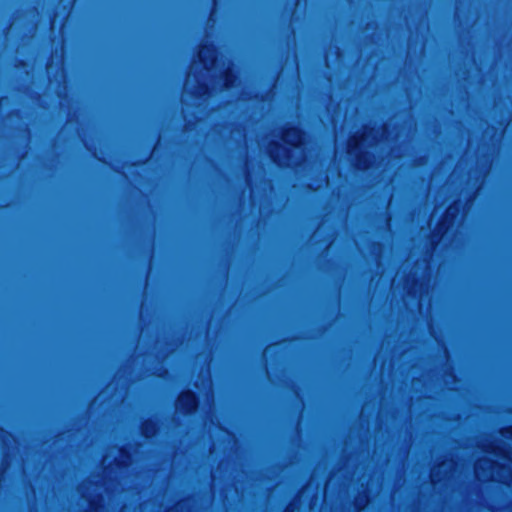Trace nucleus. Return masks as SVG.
Segmentation results:
<instances>
[{
    "label": "nucleus",
    "mask_w": 512,
    "mask_h": 512,
    "mask_svg": "<svg viewBox=\"0 0 512 512\" xmlns=\"http://www.w3.org/2000/svg\"><path fill=\"white\" fill-rule=\"evenodd\" d=\"M184 507L183 503L177 504L173 509L169 510L168 512H179Z\"/></svg>",
    "instance_id": "obj_15"
},
{
    "label": "nucleus",
    "mask_w": 512,
    "mask_h": 512,
    "mask_svg": "<svg viewBox=\"0 0 512 512\" xmlns=\"http://www.w3.org/2000/svg\"><path fill=\"white\" fill-rule=\"evenodd\" d=\"M246 182H247L248 184H249V182H250V176H249V175H247V176H246Z\"/></svg>",
    "instance_id": "obj_16"
},
{
    "label": "nucleus",
    "mask_w": 512,
    "mask_h": 512,
    "mask_svg": "<svg viewBox=\"0 0 512 512\" xmlns=\"http://www.w3.org/2000/svg\"><path fill=\"white\" fill-rule=\"evenodd\" d=\"M198 406L195 395L190 392H183L177 399L176 409L184 414H190L196 410Z\"/></svg>",
    "instance_id": "obj_8"
},
{
    "label": "nucleus",
    "mask_w": 512,
    "mask_h": 512,
    "mask_svg": "<svg viewBox=\"0 0 512 512\" xmlns=\"http://www.w3.org/2000/svg\"><path fill=\"white\" fill-rule=\"evenodd\" d=\"M109 489H110L109 487H106V488H105V491L108 493V492H109Z\"/></svg>",
    "instance_id": "obj_17"
},
{
    "label": "nucleus",
    "mask_w": 512,
    "mask_h": 512,
    "mask_svg": "<svg viewBox=\"0 0 512 512\" xmlns=\"http://www.w3.org/2000/svg\"><path fill=\"white\" fill-rule=\"evenodd\" d=\"M221 82H223V88H230L234 85V82L236 81V76L234 75L232 69L228 68L222 75H221Z\"/></svg>",
    "instance_id": "obj_10"
},
{
    "label": "nucleus",
    "mask_w": 512,
    "mask_h": 512,
    "mask_svg": "<svg viewBox=\"0 0 512 512\" xmlns=\"http://www.w3.org/2000/svg\"><path fill=\"white\" fill-rule=\"evenodd\" d=\"M197 64L194 63L187 75L182 94L183 114L185 119L190 113L191 107L200 108L203 106L209 96V88L205 83V75L203 72L198 76L196 74Z\"/></svg>",
    "instance_id": "obj_3"
},
{
    "label": "nucleus",
    "mask_w": 512,
    "mask_h": 512,
    "mask_svg": "<svg viewBox=\"0 0 512 512\" xmlns=\"http://www.w3.org/2000/svg\"><path fill=\"white\" fill-rule=\"evenodd\" d=\"M302 142V132L297 128H290L283 133L281 143L271 142L269 144L268 153L279 166H297L304 157Z\"/></svg>",
    "instance_id": "obj_2"
},
{
    "label": "nucleus",
    "mask_w": 512,
    "mask_h": 512,
    "mask_svg": "<svg viewBox=\"0 0 512 512\" xmlns=\"http://www.w3.org/2000/svg\"><path fill=\"white\" fill-rule=\"evenodd\" d=\"M458 212V208L454 205H451L446 210L445 220H448L450 216H454Z\"/></svg>",
    "instance_id": "obj_13"
},
{
    "label": "nucleus",
    "mask_w": 512,
    "mask_h": 512,
    "mask_svg": "<svg viewBox=\"0 0 512 512\" xmlns=\"http://www.w3.org/2000/svg\"><path fill=\"white\" fill-rule=\"evenodd\" d=\"M132 462L131 456L123 449H114L111 454L105 455L102 465L105 469L113 470L112 466L117 468L127 467Z\"/></svg>",
    "instance_id": "obj_6"
},
{
    "label": "nucleus",
    "mask_w": 512,
    "mask_h": 512,
    "mask_svg": "<svg viewBox=\"0 0 512 512\" xmlns=\"http://www.w3.org/2000/svg\"><path fill=\"white\" fill-rule=\"evenodd\" d=\"M368 500L365 496H360L355 500V507L358 511L364 509V507L367 505Z\"/></svg>",
    "instance_id": "obj_12"
},
{
    "label": "nucleus",
    "mask_w": 512,
    "mask_h": 512,
    "mask_svg": "<svg viewBox=\"0 0 512 512\" xmlns=\"http://www.w3.org/2000/svg\"><path fill=\"white\" fill-rule=\"evenodd\" d=\"M502 434L505 438H512V427L506 429Z\"/></svg>",
    "instance_id": "obj_14"
},
{
    "label": "nucleus",
    "mask_w": 512,
    "mask_h": 512,
    "mask_svg": "<svg viewBox=\"0 0 512 512\" xmlns=\"http://www.w3.org/2000/svg\"><path fill=\"white\" fill-rule=\"evenodd\" d=\"M392 123L386 124L382 130H374L365 128L361 135L355 134L349 138L347 143L348 153L355 156L358 159V166L361 169H367L371 166L370 162L366 159L367 152H365V148L371 147L378 142V136L386 135V138H389V128Z\"/></svg>",
    "instance_id": "obj_4"
},
{
    "label": "nucleus",
    "mask_w": 512,
    "mask_h": 512,
    "mask_svg": "<svg viewBox=\"0 0 512 512\" xmlns=\"http://www.w3.org/2000/svg\"><path fill=\"white\" fill-rule=\"evenodd\" d=\"M79 493L89 504V512H102L104 498L100 486L88 480L80 485Z\"/></svg>",
    "instance_id": "obj_5"
},
{
    "label": "nucleus",
    "mask_w": 512,
    "mask_h": 512,
    "mask_svg": "<svg viewBox=\"0 0 512 512\" xmlns=\"http://www.w3.org/2000/svg\"><path fill=\"white\" fill-rule=\"evenodd\" d=\"M157 431L156 423L152 420H147L142 424V434L146 438H150L155 435Z\"/></svg>",
    "instance_id": "obj_11"
},
{
    "label": "nucleus",
    "mask_w": 512,
    "mask_h": 512,
    "mask_svg": "<svg viewBox=\"0 0 512 512\" xmlns=\"http://www.w3.org/2000/svg\"><path fill=\"white\" fill-rule=\"evenodd\" d=\"M474 471L480 481H498L512 487V451L502 446H490L486 456L476 462Z\"/></svg>",
    "instance_id": "obj_1"
},
{
    "label": "nucleus",
    "mask_w": 512,
    "mask_h": 512,
    "mask_svg": "<svg viewBox=\"0 0 512 512\" xmlns=\"http://www.w3.org/2000/svg\"><path fill=\"white\" fill-rule=\"evenodd\" d=\"M198 59L205 73H208L214 67L217 60L214 46L203 44L198 51Z\"/></svg>",
    "instance_id": "obj_7"
},
{
    "label": "nucleus",
    "mask_w": 512,
    "mask_h": 512,
    "mask_svg": "<svg viewBox=\"0 0 512 512\" xmlns=\"http://www.w3.org/2000/svg\"><path fill=\"white\" fill-rule=\"evenodd\" d=\"M452 462H443L439 466L432 468L430 472V479L433 484H437L442 480L449 478L451 472Z\"/></svg>",
    "instance_id": "obj_9"
}]
</instances>
